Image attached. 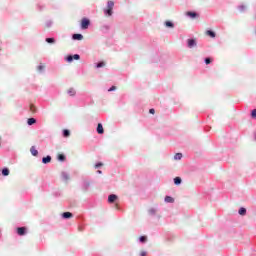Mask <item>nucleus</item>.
Segmentation results:
<instances>
[{
    "label": "nucleus",
    "mask_w": 256,
    "mask_h": 256,
    "mask_svg": "<svg viewBox=\"0 0 256 256\" xmlns=\"http://www.w3.org/2000/svg\"><path fill=\"white\" fill-rule=\"evenodd\" d=\"M149 113H150V115H155V109H153V108L150 109V110H149Z\"/></svg>",
    "instance_id": "obj_39"
},
{
    "label": "nucleus",
    "mask_w": 256,
    "mask_h": 256,
    "mask_svg": "<svg viewBox=\"0 0 256 256\" xmlns=\"http://www.w3.org/2000/svg\"><path fill=\"white\" fill-rule=\"evenodd\" d=\"M76 93L77 92L73 88H70L68 90V95H70V97H75Z\"/></svg>",
    "instance_id": "obj_29"
},
{
    "label": "nucleus",
    "mask_w": 256,
    "mask_h": 256,
    "mask_svg": "<svg viewBox=\"0 0 256 256\" xmlns=\"http://www.w3.org/2000/svg\"><path fill=\"white\" fill-rule=\"evenodd\" d=\"M115 7V2L109 0L107 2V7L104 8V15H106V17H111L113 15V8Z\"/></svg>",
    "instance_id": "obj_1"
},
{
    "label": "nucleus",
    "mask_w": 256,
    "mask_h": 256,
    "mask_svg": "<svg viewBox=\"0 0 256 256\" xmlns=\"http://www.w3.org/2000/svg\"><path fill=\"white\" fill-rule=\"evenodd\" d=\"M139 241L140 243H147V236H140Z\"/></svg>",
    "instance_id": "obj_32"
},
{
    "label": "nucleus",
    "mask_w": 256,
    "mask_h": 256,
    "mask_svg": "<svg viewBox=\"0 0 256 256\" xmlns=\"http://www.w3.org/2000/svg\"><path fill=\"white\" fill-rule=\"evenodd\" d=\"M157 208L152 207L148 210V215H150V217H156L157 219H161V215L157 214Z\"/></svg>",
    "instance_id": "obj_4"
},
{
    "label": "nucleus",
    "mask_w": 256,
    "mask_h": 256,
    "mask_svg": "<svg viewBox=\"0 0 256 256\" xmlns=\"http://www.w3.org/2000/svg\"><path fill=\"white\" fill-rule=\"evenodd\" d=\"M238 10L240 11V13H245V11L247 10V6L240 5V6H238Z\"/></svg>",
    "instance_id": "obj_27"
},
{
    "label": "nucleus",
    "mask_w": 256,
    "mask_h": 256,
    "mask_svg": "<svg viewBox=\"0 0 256 256\" xmlns=\"http://www.w3.org/2000/svg\"><path fill=\"white\" fill-rule=\"evenodd\" d=\"M109 29H110V27H109V25H107V24H104V25H102V27H101V31H102L103 33H107V31H109Z\"/></svg>",
    "instance_id": "obj_25"
},
{
    "label": "nucleus",
    "mask_w": 256,
    "mask_h": 256,
    "mask_svg": "<svg viewBox=\"0 0 256 256\" xmlns=\"http://www.w3.org/2000/svg\"><path fill=\"white\" fill-rule=\"evenodd\" d=\"M30 111H32V113H35V106H33V105H30Z\"/></svg>",
    "instance_id": "obj_38"
},
{
    "label": "nucleus",
    "mask_w": 256,
    "mask_h": 256,
    "mask_svg": "<svg viewBox=\"0 0 256 256\" xmlns=\"http://www.w3.org/2000/svg\"><path fill=\"white\" fill-rule=\"evenodd\" d=\"M212 59L211 58H209V57H206L205 59H204V63L206 64V65H211V63H212Z\"/></svg>",
    "instance_id": "obj_31"
},
{
    "label": "nucleus",
    "mask_w": 256,
    "mask_h": 256,
    "mask_svg": "<svg viewBox=\"0 0 256 256\" xmlns=\"http://www.w3.org/2000/svg\"><path fill=\"white\" fill-rule=\"evenodd\" d=\"M206 35H208V37H211V39H215L217 37V34L213 30H207Z\"/></svg>",
    "instance_id": "obj_11"
},
{
    "label": "nucleus",
    "mask_w": 256,
    "mask_h": 256,
    "mask_svg": "<svg viewBox=\"0 0 256 256\" xmlns=\"http://www.w3.org/2000/svg\"><path fill=\"white\" fill-rule=\"evenodd\" d=\"M78 229H79V231H83V227H79Z\"/></svg>",
    "instance_id": "obj_42"
},
{
    "label": "nucleus",
    "mask_w": 256,
    "mask_h": 256,
    "mask_svg": "<svg viewBox=\"0 0 256 256\" xmlns=\"http://www.w3.org/2000/svg\"><path fill=\"white\" fill-rule=\"evenodd\" d=\"M73 218V213L71 212H63L62 213V219H71Z\"/></svg>",
    "instance_id": "obj_12"
},
{
    "label": "nucleus",
    "mask_w": 256,
    "mask_h": 256,
    "mask_svg": "<svg viewBox=\"0 0 256 256\" xmlns=\"http://www.w3.org/2000/svg\"><path fill=\"white\" fill-rule=\"evenodd\" d=\"M35 123H37V119H35V118H28L27 125L31 126V125H35Z\"/></svg>",
    "instance_id": "obj_18"
},
{
    "label": "nucleus",
    "mask_w": 256,
    "mask_h": 256,
    "mask_svg": "<svg viewBox=\"0 0 256 256\" xmlns=\"http://www.w3.org/2000/svg\"><path fill=\"white\" fill-rule=\"evenodd\" d=\"M97 173H98V175H101L103 173V171L97 170Z\"/></svg>",
    "instance_id": "obj_41"
},
{
    "label": "nucleus",
    "mask_w": 256,
    "mask_h": 256,
    "mask_svg": "<svg viewBox=\"0 0 256 256\" xmlns=\"http://www.w3.org/2000/svg\"><path fill=\"white\" fill-rule=\"evenodd\" d=\"M79 59H81V55L79 54H69L65 57V61H67V63H73V61H79Z\"/></svg>",
    "instance_id": "obj_2"
},
{
    "label": "nucleus",
    "mask_w": 256,
    "mask_h": 256,
    "mask_svg": "<svg viewBox=\"0 0 256 256\" xmlns=\"http://www.w3.org/2000/svg\"><path fill=\"white\" fill-rule=\"evenodd\" d=\"M90 187H91V182L85 181V182L83 183V189H84L85 191H87Z\"/></svg>",
    "instance_id": "obj_24"
},
{
    "label": "nucleus",
    "mask_w": 256,
    "mask_h": 256,
    "mask_svg": "<svg viewBox=\"0 0 256 256\" xmlns=\"http://www.w3.org/2000/svg\"><path fill=\"white\" fill-rule=\"evenodd\" d=\"M58 161H65V154H59L57 157Z\"/></svg>",
    "instance_id": "obj_33"
},
{
    "label": "nucleus",
    "mask_w": 256,
    "mask_h": 256,
    "mask_svg": "<svg viewBox=\"0 0 256 256\" xmlns=\"http://www.w3.org/2000/svg\"><path fill=\"white\" fill-rule=\"evenodd\" d=\"M37 69H38L39 73H43V70L45 69V66L39 65V66L37 67Z\"/></svg>",
    "instance_id": "obj_34"
},
{
    "label": "nucleus",
    "mask_w": 256,
    "mask_h": 256,
    "mask_svg": "<svg viewBox=\"0 0 256 256\" xmlns=\"http://www.w3.org/2000/svg\"><path fill=\"white\" fill-rule=\"evenodd\" d=\"M90 25H91V20H89V18H82L81 29L83 30L89 29Z\"/></svg>",
    "instance_id": "obj_3"
},
{
    "label": "nucleus",
    "mask_w": 256,
    "mask_h": 256,
    "mask_svg": "<svg viewBox=\"0 0 256 256\" xmlns=\"http://www.w3.org/2000/svg\"><path fill=\"white\" fill-rule=\"evenodd\" d=\"M96 131H97L98 135H103V133H105V129L103 128V124L98 123Z\"/></svg>",
    "instance_id": "obj_9"
},
{
    "label": "nucleus",
    "mask_w": 256,
    "mask_h": 256,
    "mask_svg": "<svg viewBox=\"0 0 256 256\" xmlns=\"http://www.w3.org/2000/svg\"><path fill=\"white\" fill-rule=\"evenodd\" d=\"M181 183H183L181 177L177 176L174 178V185H181Z\"/></svg>",
    "instance_id": "obj_19"
},
{
    "label": "nucleus",
    "mask_w": 256,
    "mask_h": 256,
    "mask_svg": "<svg viewBox=\"0 0 256 256\" xmlns=\"http://www.w3.org/2000/svg\"><path fill=\"white\" fill-rule=\"evenodd\" d=\"M46 43H49L50 45H53L55 43V38L49 37L45 39Z\"/></svg>",
    "instance_id": "obj_28"
},
{
    "label": "nucleus",
    "mask_w": 256,
    "mask_h": 256,
    "mask_svg": "<svg viewBox=\"0 0 256 256\" xmlns=\"http://www.w3.org/2000/svg\"><path fill=\"white\" fill-rule=\"evenodd\" d=\"M164 201L165 203H175V198L171 196H165Z\"/></svg>",
    "instance_id": "obj_16"
},
{
    "label": "nucleus",
    "mask_w": 256,
    "mask_h": 256,
    "mask_svg": "<svg viewBox=\"0 0 256 256\" xmlns=\"http://www.w3.org/2000/svg\"><path fill=\"white\" fill-rule=\"evenodd\" d=\"M251 117L252 119H256V109L251 111Z\"/></svg>",
    "instance_id": "obj_35"
},
{
    "label": "nucleus",
    "mask_w": 256,
    "mask_h": 256,
    "mask_svg": "<svg viewBox=\"0 0 256 256\" xmlns=\"http://www.w3.org/2000/svg\"><path fill=\"white\" fill-rule=\"evenodd\" d=\"M9 173H10L9 168L5 167L2 169L3 177H8Z\"/></svg>",
    "instance_id": "obj_22"
},
{
    "label": "nucleus",
    "mask_w": 256,
    "mask_h": 256,
    "mask_svg": "<svg viewBox=\"0 0 256 256\" xmlns=\"http://www.w3.org/2000/svg\"><path fill=\"white\" fill-rule=\"evenodd\" d=\"M187 47L189 49H193V47H197V40H195V38H189L187 40Z\"/></svg>",
    "instance_id": "obj_5"
},
{
    "label": "nucleus",
    "mask_w": 256,
    "mask_h": 256,
    "mask_svg": "<svg viewBox=\"0 0 256 256\" xmlns=\"http://www.w3.org/2000/svg\"><path fill=\"white\" fill-rule=\"evenodd\" d=\"M17 235H19L20 237H23V235H27V228L26 227H18Z\"/></svg>",
    "instance_id": "obj_6"
},
{
    "label": "nucleus",
    "mask_w": 256,
    "mask_h": 256,
    "mask_svg": "<svg viewBox=\"0 0 256 256\" xmlns=\"http://www.w3.org/2000/svg\"><path fill=\"white\" fill-rule=\"evenodd\" d=\"M30 153L33 155V157H37L39 155V151L35 148V146L30 148Z\"/></svg>",
    "instance_id": "obj_13"
},
{
    "label": "nucleus",
    "mask_w": 256,
    "mask_h": 256,
    "mask_svg": "<svg viewBox=\"0 0 256 256\" xmlns=\"http://www.w3.org/2000/svg\"><path fill=\"white\" fill-rule=\"evenodd\" d=\"M238 213H239V215H241V217H245V215H247V208L241 207V208L238 210Z\"/></svg>",
    "instance_id": "obj_15"
},
{
    "label": "nucleus",
    "mask_w": 256,
    "mask_h": 256,
    "mask_svg": "<svg viewBox=\"0 0 256 256\" xmlns=\"http://www.w3.org/2000/svg\"><path fill=\"white\" fill-rule=\"evenodd\" d=\"M95 169H100V167H103V164L101 162H98L95 164Z\"/></svg>",
    "instance_id": "obj_36"
},
{
    "label": "nucleus",
    "mask_w": 256,
    "mask_h": 256,
    "mask_svg": "<svg viewBox=\"0 0 256 256\" xmlns=\"http://www.w3.org/2000/svg\"><path fill=\"white\" fill-rule=\"evenodd\" d=\"M174 159H175V161H181V159H183V154L182 153H176L174 155Z\"/></svg>",
    "instance_id": "obj_21"
},
{
    "label": "nucleus",
    "mask_w": 256,
    "mask_h": 256,
    "mask_svg": "<svg viewBox=\"0 0 256 256\" xmlns=\"http://www.w3.org/2000/svg\"><path fill=\"white\" fill-rule=\"evenodd\" d=\"M62 135L63 137H69L71 135V131H69V129H64Z\"/></svg>",
    "instance_id": "obj_26"
},
{
    "label": "nucleus",
    "mask_w": 256,
    "mask_h": 256,
    "mask_svg": "<svg viewBox=\"0 0 256 256\" xmlns=\"http://www.w3.org/2000/svg\"><path fill=\"white\" fill-rule=\"evenodd\" d=\"M72 39L73 41H83V34H73Z\"/></svg>",
    "instance_id": "obj_10"
},
{
    "label": "nucleus",
    "mask_w": 256,
    "mask_h": 256,
    "mask_svg": "<svg viewBox=\"0 0 256 256\" xmlns=\"http://www.w3.org/2000/svg\"><path fill=\"white\" fill-rule=\"evenodd\" d=\"M116 89H117V87L111 86V87L108 89V91L111 92V91H115Z\"/></svg>",
    "instance_id": "obj_37"
},
{
    "label": "nucleus",
    "mask_w": 256,
    "mask_h": 256,
    "mask_svg": "<svg viewBox=\"0 0 256 256\" xmlns=\"http://www.w3.org/2000/svg\"><path fill=\"white\" fill-rule=\"evenodd\" d=\"M140 256H147V252L142 251V252L140 253Z\"/></svg>",
    "instance_id": "obj_40"
},
{
    "label": "nucleus",
    "mask_w": 256,
    "mask_h": 256,
    "mask_svg": "<svg viewBox=\"0 0 256 256\" xmlns=\"http://www.w3.org/2000/svg\"><path fill=\"white\" fill-rule=\"evenodd\" d=\"M164 25L168 29H173L175 27V24L172 21H169V20L165 21Z\"/></svg>",
    "instance_id": "obj_14"
},
{
    "label": "nucleus",
    "mask_w": 256,
    "mask_h": 256,
    "mask_svg": "<svg viewBox=\"0 0 256 256\" xmlns=\"http://www.w3.org/2000/svg\"><path fill=\"white\" fill-rule=\"evenodd\" d=\"M119 199V196L117 194H110L108 196V203H115Z\"/></svg>",
    "instance_id": "obj_7"
},
{
    "label": "nucleus",
    "mask_w": 256,
    "mask_h": 256,
    "mask_svg": "<svg viewBox=\"0 0 256 256\" xmlns=\"http://www.w3.org/2000/svg\"><path fill=\"white\" fill-rule=\"evenodd\" d=\"M42 163L47 165V163H51V156L47 155L46 157L42 158Z\"/></svg>",
    "instance_id": "obj_17"
},
{
    "label": "nucleus",
    "mask_w": 256,
    "mask_h": 256,
    "mask_svg": "<svg viewBox=\"0 0 256 256\" xmlns=\"http://www.w3.org/2000/svg\"><path fill=\"white\" fill-rule=\"evenodd\" d=\"M186 16L190 17V19H197V17H199V14L197 12L188 11L186 12Z\"/></svg>",
    "instance_id": "obj_8"
},
{
    "label": "nucleus",
    "mask_w": 256,
    "mask_h": 256,
    "mask_svg": "<svg viewBox=\"0 0 256 256\" xmlns=\"http://www.w3.org/2000/svg\"><path fill=\"white\" fill-rule=\"evenodd\" d=\"M46 27L49 29L50 27H53V20H47L46 21Z\"/></svg>",
    "instance_id": "obj_30"
},
{
    "label": "nucleus",
    "mask_w": 256,
    "mask_h": 256,
    "mask_svg": "<svg viewBox=\"0 0 256 256\" xmlns=\"http://www.w3.org/2000/svg\"><path fill=\"white\" fill-rule=\"evenodd\" d=\"M104 66H105V62L104 61H100L98 63H95V68L96 69H101Z\"/></svg>",
    "instance_id": "obj_20"
},
{
    "label": "nucleus",
    "mask_w": 256,
    "mask_h": 256,
    "mask_svg": "<svg viewBox=\"0 0 256 256\" xmlns=\"http://www.w3.org/2000/svg\"><path fill=\"white\" fill-rule=\"evenodd\" d=\"M61 177L64 181H69V173L67 172H62Z\"/></svg>",
    "instance_id": "obj_23"
}]
</instances>
